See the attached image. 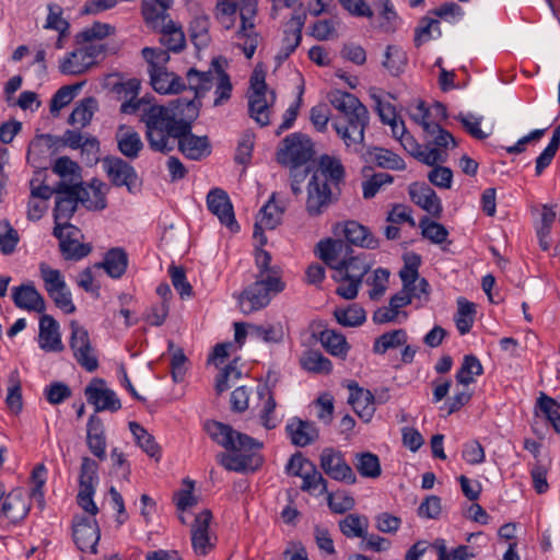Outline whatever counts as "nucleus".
Masks as SVG:
<instances>
[{
  "label": "nucleus",
  "mask_w": 560,
  "mask_h": 560,
  "mask_svg": "<svg viewBox=\"0 0 560 560\" xmlns=\"http://www.w3.org/2000/svg\"><path fill=\"white\" fill-rule=\"evenodd\" d=\"M205 429L213 441L233 452L232 454L222 453L218 456L219 463L226 470L254 471L261 465V456L253 453L254 450L261 447V443L255 439L219 421H208Z\"/></svg>",
  "instance_id": "obj_1"
},
{
  "label": "nucleus",
  "mask_w": 560,
  "mask_h": 560,
  "mask_svg": "<svg viewBox=\"0 0 560 560\" xmlns=\"http://www.w3.org/2000/svg\"><path fill=\"white\" fill-rule=\"evenodd\" d=\"M90 186L95 194V200H89L88 198H80L79 187H74V184H68L65 180H60L55 187L56 205L54 209L55 226H61L62 229L77 228L70 224L68 221L74 214L78 203H81L89 211H100L106 208L105 192L102 190L104 183L98 179H93Z\"/></svg>",
  "instance_id": "obj_2"
},
{
  "label": "nucleus",
  "mask_w": 560,
  "mask_h": 560,
  "mask_svg": "<svg viewBox=\"0 0 560 560\" xmlns=\"http://www.w3.org/2000/svg\"><path fill=\"white\" fill-rule=\"evenodd\" d=\"M255 279V282L246 287L237 298L240 310L245 315L267 307L272 298L285 287L280 276H256Z\"/></svg>",
  "instance_id": "obj_3"
},
{
  "label": "nucleus",
  "mask_w": 560,
  "mask_h": 560,
  "mask_svg": "<svg viewBox=\"0 0 560 560\" xmlns=\"http://www.w3.org/2000/svg\"><path fill=\"white\" fill-rule=\"evenodd\" d=\"M265 78V70L257 65L249 80L252 93L248 95V113L260 126L269 125V108L276 100L275 91L268 92Z\"/></svg>",
  "instance_id": "obj_4"
},
{
  "label": "nucleus",
  "mask_w": 560,
  "mask_h": 560,
  "mask_svg": "<svg viewBox=\"0 0 560 560\" xmlns=\"http://www.w3.org/2000/svg\"><path fill=\"white\" fill-rule=\"evenodd\" d=\"M370 269L371 265L361 257H353L352 254L348 256L346 260L339 264V267H337L332 275V279L336 282H347L346 285H339L336 293L346 300L355 299L363 278Z\"/></svg>",
  "instance_id": "obj_5"
},
{
  "label": "nucleus",
  "mask_w": 560,
  "mask_h": 560,
  "mask_svg": "<svg viewBox=\"0 0 560 560\" xmlns=\"http://www.w3.org/2000/svg\"><path fill=\"white\" fill-rule=\"evenodd\" d=\"M98 465L90 457H83L80 469V490L77 495L78 505L91 516L98 513V508L93 500L95 493V486L98 482L97 476Z\"/></svg>",
  "instance_id": "obj_6"
},
{
  "label": "nucleus",
  "mask_w": 560,
  "mask_h": 560,
  "mask_svg": "<svg viewBox=\"0 0 560 560\" xmlns=\"http://www.w3.org/2000/svg\"><path fill=\"white\" fill-rule=\"evenodd\" d=\"M102 165L112 185L116 187L125 186L130 194L139 191L141 180L135 167L127 161L108 155L102 160Z\"/></svg>",
  "instance_id": "obj_7"
},
{
  "label": "nucleus",
  "mask_w": 560,
  "mask_h": 560,
  "mask_svg": "<svg viewBox=\"0 0 560 560\" xmlns=\"http://www.w3.org/2000/svg\"><path fill=\"white\" fill-rule=\"evenodd\" d=\"M283 147L278 151V162L281 164H306L314 154L313 143L308 137L295 132L282 140Z\"/></svg>",
  "instance_id": "obj_8"
},
{
  "label": "nucleus",
  "mask_w": 560,
  "mask_h": 560,
  "mask_svg": "<svg viewBox=\"0 0 560 560\" xmlns=\"http://www.w3.org/2000/svg\"><path fill=\"white\" fill-rule=\"evenodd\" d=\"M369 121L370 114L365 109L361 113H354L353 116L346 118L343 122L335 120L332 127L347 147L353 145L354 150L358 151L359 147L363 145Z\"/></svg>",
  "instance_id": "obj_9"
},
{
  "label": "nucleus",
  "mask_w": 560,
  "mask_h": 560,
  "mask_svg": "<svg viewBox=\"0 0 560 560\" xmlns=\"http://www.w3.org/2000/svg\"><path fill=\"white\" fill-rule=\"evenodd\" d=\"M70 348L73 351L75 360L88 372L95 371L98 368V361L93 353L88 330L75 320L70 323Z\"/></svg>",
  "instance_id": "obj_10"
},
{
  "label": "nucleus",
  "mask_w": 560,
  "mask_h": 560,
  "mask_svg": "<svg viewBox=\"0 0 560 560\" xmlns=\"http://www.w3.org/2000/svg\"><path fill=\"white\" fill-rule=\"evenodd\" d=\"M305 209L310 217H319L336 200L331 186L323 178L311 176L307 182Z\"/></svg>",
  "instance_id": "obj_11"
},
{
  "label": "nucleus",
  "mask_w": 560,
  "mask_h": 560,
  "mask_svg": "<svg viewBox=\"0 0 560 560\" xmlns=\"http://www.w3.org/2000/svg\"><path fill=\"white\" fill-rule=\"evenodd\" d=\"M84 395L88 402L94 406L95 412L105 410L116 412L121 408L120 399L102 378H93L85 387Z\"/></svg>",
  "instance_id": "obj_12"
},
{
  "label": "nucleus",
  "mask_w": 560,
  "mask_h": 560,
  "mask_svg": "<svg viewBox=\"0 0 560 560\" xmlns=\"http://www.w3.org/2000/svg\"><path fill=\"white\" fill-rule=\"evenodd\" d=\"M320 468L334 480L350 485L357 482V476L350 465L347 464L341 452L332 447H326L320 454Z\"/></svg>",
  "instance_id": "obj_13"
},
{
  "label": "nucleus",
  "mask_w": 560,
  "mask_h": 560,
  "mask_svg": "<svg viewBox=\"0 0 560 560\" xmlns=\"http://www.w3.org/2000/svg\"><path fill=\"white\" fill-rule=\"evenodd\" d=\"M72 536L81 551L95 553L101 537L97 521L83 515L74 516L72 521Z\"/></svg>",
  "instance_id": "obj_14"
},
{
  "label": "nucleus",
  "mask_w": 560,
  "mask_h": 560,
  "mask_svg": "<svg viewBox=\"0 0 560 560\" xmlns=\"http://www.w3.org/2000/svg\"><path fill=\"white\" fill-rule=\"evenodd\" d=\"M211 520V511L203 510L191 525V546L197 556H207L215 546L217 538L209 532Z\"/></svg>",
  "instance_id": "obj_15"
},
{
  "label": "nucleus",
  "mask_w": 560,
  "mask_h": 560,
  "mask_svg": "<svg viewBox=\"0 0 560 560\" xmlns=\"http://www.w3.org/2000/svg\"><path fill=\"white\" fill-rule=\"evenodd\" d=\"M352 252L351 246L340 238L322 240L315 247L316 256L323 260L326 266L334 269V271L337 270L339 264L346 260Z\"/></svg>",
  "instance_id": "obj_16"
},
{
  "label": "nucleus",
  "mask_w": 560,
  "mask_h": 560,
  "mask_svg": "<svg viewBox=\"0 0 560 560\" xmlns=\"http://www.w3.org/2000/svg\"><path fill=\"white\" fill-rule=\"evenodd\" d=\"M207 206L211 213L218 217L220 222L231 231H237L233 206L228 194L221 188H213L207 195Z\"/></svg>",
  "instance_id": "obj_17"
},
{
  "label": "nucleus",
  "mask_w": 560,
  "mask_h": 560,
  "mask_svg": "<svg viewBox=\"0 0 560 560\" xmlns=\"http://www.w3.org/2000/svg\"><path fill=\"white\" fill-rule=\"evenodd\" d=\"M273 200L275 195H272L270 200L260 209L258 220L254 226V238L258 240L260 246L267 243L264 229L273 230L281 221L283 210L276 205Z\"/></svg>",
  "instance_id": "obj_18"
},
{
  "label": "nucleus",
  "mask_w": 560,
  "mask_h": 560,
  "mask_svg": "<svg viewBox=\"0 0 560 560\" xmlns=\"http://www.w3.org/2000/svg\"><path fill=\"white\" fill-rule=\"evenodd\" d=\"M12 300L16 307L44 313L46 303L43 295L37 291L34 283L21 284L12 289Z\"/></svg>",
  "instance_id": "obj_19"
},
{
  "label": "nucleus",
  "mask_w": 560,
  "mask_h": 560,
  "mask_svg": "<svg viewBox=\"0 0 560 560\" xmlns=\"http://www.w3.org/2000/svg\"><path fill=\"white\" fill-rule=\"evenodd\" d=\"M410 199L434 218H441L443 208L436 192L428 185L411 184L409 186Z\"/></svg>",
  "instance_id": "obj_20"
},
{
  "label": "nucleus",
  "mask_w": 560,
  "mask_h": 560,
  "mask_svg": "<svg viewBox=\"0 0 560 560\" xmlns=\"http://www.w3.org/2000/svg\"><path fill=\"white\" fill-rule=\"evenodd\" d=\"M285 431L293 445L305 447L314 443L318 436V429L313 422L294 417L285 427Z\"/></svg>",
  "instance_id": "obj_21"
},
{
  "label": "nucleus",
  "mask_w": 560,
  "mask_h": 560,
  "mask_svg": "<svg viewBox=\"0 0 560 560\" xmlns=\"http://www.w3.org/2000/svg\"><path fill=\"white\" fill-rule=\"evenodd\" d=\"M348 388L350 389L348 402L358 417L369 422L375 412L373 394L369 389L360 387L357 383L349 384Z\"/></svg>",
  "instance_id": "obj_22"
},
{
  "label": "nucleus",
  "mask_w": 560,
  "mask_h": 560,
  "mask_svg": "<svg viewBox=\"0 0 560 560\" xmlns=\"http://www.w3.org/2000/svg\"><path fill=\"white\" fill-rule=\"evenodd\" d=\"M38 342L45 351H62L63 345L59 332L57 320L47 314L39 319Z\"/></svg>",
  "instance_id": "obj_23"
},
{
  "label": "nucleus",
  "mask_w": 560,
  "mask_h": 560,
  "mask_svg": "<svg viewBox=\"0 0 560 560\" xmlns=\"http://www.w3.org/2000/svg\"><path fill=\"white\" fill-rule=\"evenodd\" d=\"M86 444L91 453L100 460L106 458V435L102 419L92 415L86 425Z\"/></svg>",
  "instance_id": "obj_24"
},
{
  "label": "nucleus",
  "mask_w": 560,
  "mask_h": 560,
  "mask_svg": "<svg viewBox=\"0 0 560 560\" xmlns=\"http://www.w3.org/2000/svg\"><path fill=\"white\" fill-rule=\"evenodd\" d=\"M312 176L323 178V183L330 180L331 186L338 188L345 179V167L339 159L325 154L319 158L318 166L312 172Z\"/></svg>",
  "instance_id": "obj_25"
},
{
  "label": "nucleus",
  "mask_w": 560,
  "mask_h": 560,
  "mask_svg": "<svg viewBox=\"0 0 560 560\" xmlns=\"http://www.w3.org/2000/svg\"><path fill=\"white\" fill-rule=\"evenodd\" d=\"M173 0H142V15L145 24L158 31L160 27H164L170 20L167 13Z\"/></svg>",
  "instance_id": "obj_26"
},
{
  "label": "nucleus",
  "mask_w": 560,
  "mask_h": 560,
  "mask_svg": "<svg viewBox=\"0 0 560 560\" xmlns=\"http://www.w3.org/2000/svg\"><path fill=\"white\" fill-rule=\"evenodd\" d=\"M28 512L30 503L25 499L24 490L15 488L7 494L0 514L15 523L23 520Z\"/></svg>",
  "instance_id": "obj_27"
},
{
  "label": "nucleus",
  "mask_w": 560,
  "mask_h": 560,
  "mask_svg": "<svg viewBox=\"0 0 560 560\" xmlns=\"http://www.w3.org/2000/svg\"><path fill=\"white\" fill-rule=\"evenodd\" d=\"M342 234L347 241L346 243L350 246L355 245L362 248L375 249L380 245L378 238L355 221H348L343 225Z\"/></svg>",
  "instance_id": "obj_28"
},
{
  "label": "nucleus",
  "mask_w": 560,
  "mask_h": 560,
  "mask_svg": "<svg viewBox=\"0 0 560 560\" xmlns=\"http://www.w3.org/2000/svg\"><path fill=\"white\" fill-rule=\"evenodd\" d=\"M151 85L160 94H177L186 89L183 79L167 69L149 72Z\"/></svg>",
  "instance_id": "obj_29"
},
{
  "label": "nucleus",
  "mask_w": 560,
  "mask_h": 560,
  "mask_svg": "<svg viewBox=\"0 0 560 560\" xmlns=\"http://www.w3.org/2000/svg\"><path fill=\"white\" fill-rule=\"evenodd\" d=\"M54 236L59 240V248L65 259L79 260L88 256L91 252V246L80 243L77 238H71V235H65V229L55 226Z\"/></svg>",
  "instance_id": "obj_30"
},
{
  "label": "nucleus",
  "mask_w": 560,
  "mask_h": 560,
  "mask_svg": "<svg viewBox=\"0 0 560 560\" xmlns=\"http://www.w3.org/2000/svg\"><path fill=\"white\" fill-rule=\"evenodd\" d=\"M128 255L121 247L110 248L104 256L103 261L96 262L95 268H103L106 273L114 278H120L127 269Z\"/></svg>",
  "instance_id": "obj_31"
},
{
  "label": "nucleus",
  "mask_w": 560,
  "mask_h": 560,
  "mask_svg": "<svg viewBox=\"0 0 560 560\" xmlns=\"http://www.w3.org/2000/svg\"><path fill=\"white\" fill-rule=\"evenodd\" d=\"M119 152L127 159L135 160L143 148L140 135L129 127L121 126L116 133Z\"/></svg>",
  "instance_id": "obj_32"
},
{
  "label": "nucleus",
  "mask_w": 560,
  "mask_h": 560,
  "mask_svg": "<svg viewBox=\"0 0 560 560\" xmlns=\"http://www.w3.org/2000/svg\"><path fill=\"white\" fill-rule=\"evenodd\" d=\"M178 150L187 158L199 161L211 153V145L207 136H196L190 133L188 137L178 141Z\"/></svg>",
  "instance_id": "obj_33"
},
{
  "label": "nucleus",
  "mask_w": 560,
  "mask_h": 560,
  "mask_svg": "<svg viewBox=\"0 0 560 560\" xmlns=\"http://www.w3.org/2000/svg\"><path fill=\"white\" fill-rule=\"evenodd\" d=\"M114 90L118 97L124 100L120 106L121 113L135 114L139 109L141 103V101L137 100L140 90L139 80L130 79L126 82L118 83L114 86Z\"/></svg>",
  "instance_id": "obj_34"
},
{
  "label": "nucleus",
  "mask_w": 560,
  "mask_h": 560,
  "mask_svg": "<svg viewBox=\"0 0 560 560\" xmlns=\"http://www.w3.org/2000/svg\"><path fill=\"white\" fill-rule=\"evenodd\" d=\"M314 336L317 337L324 349L331 355L342 359L347 357L350 347L342 334L325 328L318 331V334H314Z\"/></svg>",
  "instance_id": "obj_35"
},
{
  "label": "nucleus",
  "mask_w": 560,
  "mask_h": 560,
  "mask_svg": "<svg viewBox=\"0 0 560 560\" xmlns=\"http://www.w3.org/2000/svg\"><path fill=\"white\" fill-rule=\"evenodd\" d=\"M328 100L345 119L368 109L355 95L348 92L334 91L329 93Z\"/></svg>",
  "instance_id": "obj_36"
},
{
  "label": "nucleus",
  "mask_w": 560,
  "mask_h": 560,
  "mask_svg": "<svg viewBox=\"0 0 560 560\" xmlns=\"http://www.w3.org/2000/svg\"><path fill=\"white\" fill-rule=\"evenodd\" d=\"M304 22L301 16H294L288 24V28L284 31L283 47L281 48L277 58L279 61H283L295 50L302 40V28Z\"/></svg>",
  "instance_id": "obj_37"
},
{
  "label": "nucleus",
  "mask_w": 560,
  "mask_h": 560,
  "mask_svg": "<svg viewBox=\"0 0 560 560\" xmlns=\"http://www.w3.org/2000/svg\"><path fill=\"white\" fill-rule=\"evenodd\" d=\"M161 33L160 43L167 51L179 52L186 46L184 32L172 20H167L164 27L158 30Z\"/></svg>",
  "instance_id": "obj_38"
},
{
  "label": "nucleus",
  "mask_w": 560,
  "mask_h": 560,
  "mask_svg": "<svg viewBox=\"0 0 560 560\" xmlns=\"http://www.w3.org/2000/svg\"><path fill=\"white\" fill-rule=\"evenodd\" d=\"M43 145H46L48 150H52V153H55L60 147H62V136L57 137L50 133H42L35 136V138L31 141L28 145L26 156L27 161L33 166H40V163L38 162V159L36 156V152L38 151L39 153H42Z\"/></svg>",
  "instance_id": "obj_39"
},
{
  "label": "nucleus",
  "mask_w": 560,
  "mask_h": 560,
  "mask_svg": "<svg viewBox=\"0 0 560 560\" xmlns=\"http://www.w3.org/2000/svg\"><path fill=\"white\" fill-rule=\"evenodd\" d=\"M221 61V57L214 58L211 61V67L213 68L218 75V82L214 91V106H221L224 103H226L231 98L233 89L229 74L222 69ZM223 61L225 60L223 59Z\"/></svg>",
  "instance_id": "obj_40"
},
{
  "label": "nucleus",
  "mask_w": 560,
  "mask_h": 560,
  "mask_svg": "<svg viewBox=\"0 0 560 560\" xmlns=\"http://www.w3.org/2000/svg\"><path fill=\"white\" fill-rule=\"evenodd\" d=\"M369 520L364 515L348 514L339 521V529L347 538H366Z\"/></svg>",
  "instance_id": "obj_41"
},
{
  "label": "nucleus",
  "mask_w": 560,
  "mask_h": 560,
  "mask_svg": "<svg viewBox=\"0 0 560 560\" xmlns=\"http://www.w3.org/2000/svg\"><path fill=\"white\" fill-rule=\"evenodd\" d=\"M354 467L363 478H378L382 474L381 462L377 455L371 452L357 453Z\"/></svg>",
  "instance_id": "obj_42"
},
{
  "label": "nucleus",
  "mask_w": 560,
  "mask_h": 560,
  "mask_svg": "<svg viewBox=\"0 0 560 560\" xmlns=\"http://www.w3.org/2000/svg\"><path fill=\"white\" fill-rule=\"evenodd\" d=\"M96 61L88 59L86 52L81 49L74 50L60 63V71L65 74H82L88 71Z\"/></svg>",
  "instance_id": "obj_43"
},
{
  "label": "nucleus",
  "mask_w": 560,
  "mask_h": 560,
  "mask_svg": "<svg viewBox=\"0 0 560 560\" xmlns=\"http://www.w3.org/2000/svg\"><path fill=\"white\" fill-rule=\"evenodd\" d=\"M129 429L136 440L139 447L142 448L150 457L160 459V446L155 442L153 435H151L141 424L136 421L129 422Z\"/></svg>",
  "instance_id": "obj_44"
},
{
  "label": "nucleus",
  "mask_w": 560,
  "mask_h": 560,
  "mask_svg": "<svg viewBox=\"0 0 560 560\" xmlns=\"http://www.w3.org/2000/svg\"><path fill=\"white\" fill-rule=\"evenodd\" d=\"M408 336L405 329H395L377 337L373 345V351L384 354L390 349H397L407 343Z\"/></svg>",
  "instance_id": "obj_45"
},
{
  "label": "nucleus",
  "mask_w": 560,
  "mask_h": 560,
  "mask_svg": "<svg viewBox=\"0 0 560 560\" xmlns=\"http://www.w3.org/2000/svg\"><path fill=\"white\" fill-rule=\"evenodd\" d=\"M423 131L425 132L428 139V144L434 145L433 148H447L450 143L453 147L457 145L456 139L453 137L451 132L443 129L439 124L435 122H424Z\"/></svg>",
  "instance_id": "obj_46"
},
{
  "label": "nucleus",
  "mask_w": 560,
  "mask_h": 560,
  "mask_svg": "<svg viewBox=\"0 0 560 560\" xmlns=\"http://www.w3.org/2000/svg\"><path fill=\"white\" fill-rule=\"evenodd\" d=\"M52 172L58 175L62 180L68 184L82 182L81 180V167L69 156L58 158L51 166Z\"/></svg>",
  "instance_id": "obj_47"
},
{
  "label": "nucleus",
  "mask_w": 560,
  "mask_h": 560,
  "mask_svg": "<svg viewBox=\"0 0 560 560\" xmlns=\"http://www.w3.org/2000/svg\"><path fill=\"white\" fill-rule=\"evenodd\" d=\"M300 362L304 370L317 374H329L332 370L331 361L316 350L306 351Z\"/></svg>",
  "instance_id": "obj_48"
},
{
  "label": "nucleus",
  "mask_w": 560,
  "mask_h": 560,
  "mask_svg": "<svg viewBox=\"0 0 560 560\" xmlns=\"http://www.w3.org/2000/svg\"><path fill=\"white\" fill-rule=\"evenodd\" d=\"M334 316L337 323L345 327H357L365 322V311L358 304H352L347 308H336Z\"/></svg>",
  "instance_id": "obj_49"
},
{
  "label": "nucleus",
  "mask_w": 560,
  "mask_h": 560,
  "mask_svg": "<svg viewBox=\"0 0 560 560\" xmlns=\"http://www.w3.org/2000/svg\"><path fill=\"white\" fill-rule=\"evenodd\" d=\"M96 108V100L94 97H86L72 110L68 118V122L70 125L79 124L81 127H86L91 122Z\"/></svg>",
  "instance_id": "obj_50"
},
{
  "label": "nucleus",
  "mask_w": 560,
  "mask_h": 560,
  "mask_svg": "<svg viewBox=\"0 0 560 560\" xmlns=\"http://www.w3.org/2000/svg\"><path fill=\"white\" fill-rule=\"evenodd\" d=\"M483 368L477 357L467 354L464 357L460 369L456 373V381L463 385H469L475 380L474 376L481 375Z\"/></svg>",
  "instance_id": "obj_51"
},
{
  "label": "nucleus",
  "mask_w": 560,
  "mask_h": 560,
  "mask_svg": "<svg viewBox=\"0 0 560 560\" xmlns=\"http://www.w3.org/2000/svg\"><path fill=\"white\" fill-rule=\"evenodd\" d=\"M303 482L301 486L302 491H306L310 493L324 494L327 493V480L323 477V475L317 470L316 466H313L301 476Z\"/></svg>",
  "instance_id": "obj_52"
},
{
  "label": "nucleus",
  "mask_w": 560,
  "mask_h": 560,
  "mask_svg": "<svg viewBox=\"0 0 560 560\" xmlns=\"http://www.w3.org/2000/svg\"><path fill=\"white\" fill-rule=\"evenodd\" d=\"M407 63L406 52L394 45H388L385 51V59L382 62L383 67H385L390 74L398 75L405 69Z\"/></svg>",
  "instance_id": "obj_53"
},
{
  "label": "nucleus",
  "mask_w": 560,
  "mask_h": 560,
  "mask_svg": "<svg viewBox=\"0 0 560 560\" xmlns=\"http://www.w3.org/2000/svg\"><path fill=\"white\" fill-rule=\"evenodd\" d=\"M39 272L44 281L45 290L49 296H54L55 291L65 289L67 283L58 269H52L46 262H40Z\"/></svg>",
  "instance_id": "obj_54"
},
{
  "label": "nucleus",
  "mask_w": 560,
  "mask_h": 560,
  "mask_svg": "<svg viewBox=\"0 0 560 560\" xmlns=\"http://www.w3.org/2000/svg\"><path fill=\"white\" fill-rule=\"evenodd\" d=\"M536 406L552 424L555 431L560 434V405L545 393H540Z\"/></svg>",
  "instance_id": "obj_55"
},
{
  "label": "nucleus",
  "mask_w": 560,
  "mask_h": 560,
  "mask_svg": "<svg viewBox=\"0 0 560 560\" xmlns=\"http://www.w3.org/2000/svg\"><path fill=\"white\" fill-rule=\"evenodd\" d=\"M186 78L189 83V89L195 91V97H199L201 93L211 89L213 73L211 70L201 72L195 68H190L186 73Z\"/></svg>",
  "instance_id": "obj_56"
},
{
  "label": "nucleus",
  "mask_w": 560,
  "mask_h": 560,
  "mask_svg": "<svg viewBox=\"0 0 560 560\" xmlns=\"http://www.w3.org/2000/svg\"><path fill=\"white\" fill-rule=\"evenodd\" d=\"M421 235L434 244H442L448 236L446 228L435 221H430L428 217H423L419 222Z\"/></svg>",
  "instance_id": "obj_57"
},
{
  "label": "nucleus",
  "mask_w": 560,
  "mask_h": 560,
  "mask_svg": "<svg viewBox=\"0 0 560 560\" xmlns=\"http://www.w3.org/2000/svg\"><path fill=\"white\" fill-rule=\"evenodd\" d=\"M9 383L10 386L8 388V395L5 402L8 405V408L14 412L19 413L21 412L23 408V400H22V389H21V382L18 371H12L9 375Z\"/></svg>",
  "instance_id": "obj_58"
},
{
  "label": "nucleus",
  "mask_w": 560,
  "mask_h": 560,
  "mask_svg": "<svg viewBox=\"0 0 560 560\" xmlns=\"http://www.w3.org/2000/svg\"><path fill=\"white\" fill-rule=\"evenodd\" d=\"M420 264L421 257L417 254H410L405 257V265L399 271V277L405 289H408L410 284L421 279L419 277Z\"/></svg>",
  "instance_id": "obj_59"
},
{
  "label": "nucleus",
  "mask_w": 560,
  "mask_h": 560,
  "mask_svg": "<svg viewBox=\"0 0 560 560\" xmlns=\"http://www.w3.org/2000/svg\"><path fill=\"white\" fill-rule=\"evenodd\" d=\"M370 155L373 156V160L380 167L390 170H405L406 167L404 160L389 150L374 148Z\"/></svg>",
  "instance_id": "obj_60"
},
{
  "label": "nucleus",
  "mask_w": 560,
  "mask_h": 560,
  "mask_svg": "<svg viewBox=\"0 0 560 560\" xmlns=\"http://www.w3.org/2000/svg\"><path fill=\"white\" fill-rule=\"evenodd\" d=\"M141 55L149 65V72L166 69V63L170 61L168 51L162 48L144 47Z\"/></svg>",
  "instance_id": "obj_61"
},
{
  "label": "nucleus",
  "mask_w": 560,
  "mask_h": 560,
  "mask_svg": "<svg viewBox=\"0 0 560 560\" xmlns=\"http://www.w3.org/2000/svg\"><path fill=\"white\" fill-rule=\"evenodd\" d=\"M249 335L258 340L270 343H279L283 339V330L281 326H262V325H248Z\"/></svg>",
  "instance_id": "obj_62"
},
{
  "label": "nucleus",
  "mask_w": 560,
  "mask_h": 560,
  "mask_svg": "<svg viewBox=\"0 0 560 560\" xmlns=\"http://www.w3.org/2000/svg\"><path fill=\"white\" fill-rule=\"evenodd\" d=\"M197 98L198 97H194L192 100L177 98L173 101L174 116L178 115L182 119L192 122L198 117L201 106V103L197 101Z\"/></svg>",
  "instance_id": "obj_63"
},
{
  "label": "nucleus",
  "mask_w": 560,
  "mask_h": 560,
  "mask_svg": "<svg viewBox=\"0 0 560 560\" xmlns=\"http://www.w3.org/2000/svg\"><path fill=\"white\" fill-rule=\"evenodd\" d=\"M18 231L8 222L0 221V250L4 255H10L15 250L19 243Z\"/></svg>",
  "instance_id": "obj_64"
}]
</instances>
